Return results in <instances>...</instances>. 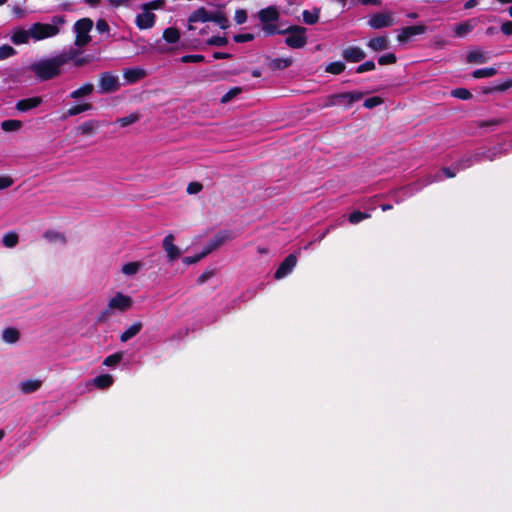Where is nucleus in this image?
Here are the masks:
<instances>
[{
    "instance_id": "f257e3e1",
    "label": "nucleus",
    "mask_w": 512,
    "mask_h": 512,
    "mask_svg": "<svg viewBox=\"0 0 512 512\" xmlns=\"http://www.w3.org/2000/svg\"><path fill=\"white\" fill-rule=\"evenodd\" d=\"M133 306V299L121 292L115 293L109 298L107 306L97 316V322L105 323L116 313H124Z\"/></svg>"
},
{
    "instance_id": "f03ea898",
    "label": "nucleus",
    "mask_w": 512,
    "mask_h": 512,
    "mask_svg": "<svg viewBox=\"0 0 512 512\" xmlns=\"http://www.w3.org/2000/svg\"><path fill=\"white\" fill-rule=\"evenodd\" d=\"M62 66L61 60L56 55L34 62L29 69L39 80L47 81L59 76Z\"/></svg>"
},
{
    "instance_id": "7ed1b4c3",
    "label": "nucleus",
    "mask_w": 512,
    "mask_h": 512,
    "mask_svg": "<svg viewBox=\"0 0 512 512\" xmlns=\"http://www.w3.org/2000/svg\"><path fill=\"white\" fill-rule=\"evenodd\" d=\"M206 22H214L221 29L229 27V21L221 12H208L205 8L195 10L188 18V30L195 31L198 29L197 23L205 24Z\"/></svg>"
},
{
    "instance_id": "20e7f679",
    "label": "nucleus",
    "mask_w": 512,
    "mask_h": 512,
    "mask_svg": "<svg viewBox=\"0 0 512 512\" xmlns=\"http://www.w3.org/2000/svg\"><path fill=\"white\" fill-rule=\"evenodd\" d=\"M65 23L62 16H54L51 23L37 22L30 26V34L35 42L57 36L60 33V27Z\"/></svg>"
},
{
    "instance_id": "39448f33",
    "label": "nucleus",
    "mask_w": 512,
    "mask_h": 512,
    "mask_svg": "<svg viewBox=\"0 0 512 512\" xmlns=\"http://www.w3.org/2000/svg\"><path fill=\"white\" fill-rule=\"evenodd\" d=\"M277 33L288 34L285 43L294 49L303 48L307 43L306 28L301 26H290L284 30H278Z\"/></svg>"
},
{
    "instance_id": "423d86ee",
    "label": "nucleus",
    "mask_w": 512,
    "mask_h": 512,
    "mask_svg": "<svg viewBox=\"0 0 512 512\" xmlns=\"http://www.w3.org/2000/svg\"><path fill=\"white\" fill-rule=\"evenodd\" d=\"M258 18L263 24V30L266 34L273 35L278 32L275 23L279 19V11L275 6L261 9L258 12Z\"/></svg>"
},
{
    "instance_id": "0eeeda50",
    "label": "nucleus",
    "mask_w": 512,
    "mask_h": 512,
    "mask_svg": "<svg viewBox=\"0 0 512 512\" xmlns=\"http://www.w3.org/2000/svg\"><path fill=\"white\" fill-rule=\"evenodd\" d=\"M93 27V21L90 18H83L78 20L74 24V32H75V46L84 47L91 41V37L89 35L91 29Z\"/></svg>"
},
{
    "instance_id": "6e6552de",
    "label": "nucleus",
    "mask_w": 512,
    "mask_h": 512,
    "mask_svg": "<svg viewBox=\"0 0 512 512\" xmlns=\"http://www.w3.org/2000/svg\"><path fill=\"white\" fill-rule=\"evenodd\" d=\"M98 86L102 94L115 92L120 88L119 77L110 72H104L99 76Z\"/></svg>"
},
{
    "instance_id": "1a4fd4ad",
    "label": "nucleus",
    "mask_w": 512,
    "mask_h": 512,
    "mask_svg": "<svg viewBox=\"0 0 512 512\" xmlns=\"http://www.w3.org/2000/svg\"><path fill=\"white\" fill-rule=\"evenodd\" d=\"M156 15L145 6H140V12L135 17V24L140 30H147L154 27Z\"/></svg>"
},
{
    "instance_id": "9d476101",
    "label": "nucleus",
    "mask_w": 512,
    "mask_h": 512,
    "mask_svg": "<svg viewBox=\"0 0 512 512\" xmlns=\"http://www.w3.org/2000/svg\"><path fill=\"white\" fill-rule=\"evenodd\" d=\"M395 18L392 12H382L373 14L368 20V25L373 29H382L393 26Z\"/></svg>"
},
{
    "instance_id": "9b49d317",
    "label": "nucleus",
    "mask_w": 512,
    "mask_h": 512,
    "mask_svg": "<svg viewBox=\"0 0 512 512\" xmlns=\"http://www.w3.org/2000/svg\"><path fill=\"white\" fill-rule=\"evenodd\" d=\"M363 93L359 91L343 92L334 94L336 106L349 108L354 102L359 101L363 97Z\"/></svg>"
},
{
    "instance_id": "f8f14e48",
    "label": "nucleus",
    "mask_w": 512,
    "mask_h": 512,
    "mask_svg": "<svg viewBox=\"0 0 512 512\" xmlns=\"http://www.w3.org/2000/svg\"><path fill=\"white\" fill-rule=\"evenodd\" d=\"M174 239V235L170 233L164 237L162 242L169 262L177 260L182 254L180 248L174 244Z\"/></svg>"
},
{
    "instance_id": "ddd939ff",
    "label": "nucleus",
    "mask_w": 512,
    "mask_h": 512,
    "mask_svg": "<svg viewBox=\"0 0 512 512\" xmlns=\"http://www.w3.org/2000/svg\"><path fill=\"white\" fill-rule=\"evenodd\" d=\"M296 263H297V257L296 255L294 254H290L288 257H286V259L280 264V266L278 267V269L276 270L275 272V275L274 277L277 279V280H280L284 277H286L287 275H289L294 267L296 266Z\"/></svg>"
},
{
    "instance_id": "4468645a",
    "label": "nucleus",
    "mask_w": 512,
    "mask_h": 512,
    "mask_svg": "<svg viewBox=\"0 0 512 512\" xmlns=\"http://www.w3.org/2000/svg\"><path fill=\"white\" fill-rule=\"evenodd\" d=\"M425 32L426 27L424 25L408 26L400 30L397 40L401 43H405L410 40L411 37L424 34Z\"/></svg>"
},
{
    "instance_id": "2eb2a0df",
    "label": "nucleus",
    "mask_w": 512,
    "mask_h": 512,
    "mask_svg": "<svg viewBox=\"0 0 512 512\" xmlns=\"http://www.w3.org/2000/svg\"><path fill=\"white\" fill-rule=\"evenodd\" d=\"M342 57L347 62L356 63L362 61L366 57V54L360 47L350 46L343 50Z\"/></svg>"
},
{
    "instance_id": "dca6fc26",
    "label": "nucleus",
    "mask_w": 512,
    "mask_h": 512,
    "mask_svg": "<svg viewBox=\"0 0 512 512\" xmlns=\"http://www.w3.org/2000/svg\"><path fill=\"white\" fill-rule=\"evenodd\" d=\"M30 39H32V34H30V28L24 29L22 27L15 28L10 36V40L15 45L27 44Z\"/></svg>"
},
{
    "instance_id": "f3484780",
    "label": "nucleus",
    "mask_w": 512,
    "mask_h": 512,
    "mask_svg": "<svg viewBox=\"0 0 512 512\" xmlns=\"http://www.w3.org/2000/svg\"><path fill=\"white\" fill-rule=\"evenodd\" d=\"M489 59H490L489 53L485 52L481 49H474V50L470 51L466 56L467 62L475 63V64L486 63Z\"/></svg>"
},
{
    "instance_id": "a211bd4d",
    "label": "nucleus",
    "mask_w": 512,
    "mask_h": 512,
    "mask_svg": "<svg viewBox=\"0 0 512 512\" xmlns=\"http://www.w3.org/2000/svg\"><path fill=\"white\" fill-rule=\"evenodd\" d=\"M18 386L23 394H31L41 388L42 381L39 379H26L21 381Z\"/></svg>"
},
{
    "instance_id": "6ab92c4d",
    "label": "nucleus",
    "mask_w": 512,
    "mask_h": 512,
    "mask_svg": "<svg viewBox=\"0 0 512 512\" xmlns=\"http://www.w3.org/2000/svg\"><path fill=\"white\" fill-rule=\"evenodd\" d=\"M41 103H42V99L40 97H32V98L22 99L16 103V109L19 112H26L33 108L38 107Z\"/></svg>"
},
{
    "instance_id": "aec40b11",
    "label": "nucleus",
    "mask_w": 512,
    "mask_h": 512,
    "mask_svg": "<svg viewBox=\"0 0 512 512\" xmlns=\"http://www.w3.org/2000/svg\"><path fill=\"white\" fill-rule=\"evenodd\" d=\"M100 123L97 120H88L77 127V132L81 135H94L99 129Z\"/></svg>"
},
{
    "instance_id": "412c9836",
    "label": "nucleus",
    "mask_w": 512,
    "mask_h": 512,
    "mask_svg": "<svg viewBox=\"0 0 512 512\" xmlns=\"http://www.w3.org/2000/svg\"><path fill=\"white\" fill-rule=\"evenodd\" d=\"M233 236L229 232H221L217 234L211 242L205 247V250H209V253H211L213 250L224 244L225 242L231 240Z\"/></svg>"
},
{
    "instance_id": "4be33fe9",
    "label": "nucleus",
    "mask_w": 512,
    "mask_h": 512,
    "mask_svg": "<svg viewBox=\"0 0 512 512\" xmlns=\"http://www.w3.org/2000/svg\"><path fill=\"white\" fill-rule=\"evenodd\" d=\"M477 23L478 22L476 19H470V20H467L465 22H462V23L456 25L454 28L455 35L457 37L466 36L467 34H469L470 32L473 31V29L476 27Z\"/></svg>"
},
{
    "instance_id": "5701e85b",
    "label": "nucleus",
    "mask_w": 512,
    "mask_h": 512,
    "mask_svg": "<svg viewBox=\"0 0 512 512\" xmlns=\"http://www.w3.org/2000/svg\"><path fill=\"white\" fill-rule=\"evenodd\" d=\"M367 45L374 51H383L389 48V39L385 36H378L370 39Z\"/></svg>"
},
{
    "instance_id": "b1692460",
    "label": "nucleus",
    "mask_w": 512,
    "mask_h": 512,
    "mask_svg": "<svg viewBox=\"0 0 512 512\" xmlns=\"http://www.w3.org/2000/svg\"><path fill=\"white\" fill-rule=\"evenodd\" d=\"M457 172H458V170L455 169V167L453 169L452 168H443L441 172H439L433 176H429L425 180L424 185H428L430 183L442 180L443 175L447 178H452L456 175Z\"/></svg>"
},
{
    "instance_id": "393cba45",
    "label": "nucleus",
    "mask_w": 512,
    "mask_h": 512,
    "mask_svg": "<svg viewBox=\"0 0 512 512\" xmlns=\"http://www.w3.org/2000/svg\"><path fill=\"white\" fill-rule=\"evenodd\" d=\"M114 383V378L109 374H102L92 380V384L98 389H107Z\"/></svg>"
},
{
    "instance_id": "a878e982",
    "label": "nucleus",
    "mask_w": 512,
    "mask_h": 512,
    "mask_svg": "<svg viewBox=\"0 0 512 512\" xmlns=\"http://www.w3.org/2000/svg\"><path fill=\"white\" fill-rule=\"evenodd\" d=\"M481 157L479 153L463 157L455 164V169L458 171L469 168L474 163L480 161Z\"/></svg>"
},
{
    "instance_id": "bb28decb",
    "label": "nucleus",
    "mask_w": 512,
    "mask_h": 512,
    "mask_svg": "<svg viewBox=\"0 0 512 512\" xmlns=\"http://www.w3.org/2000/svg\"><path fill=\"white\" fill-rule=\"evenodd\" d=\"M145 75H146L145 71L140 68H131V69H126L124 71V78L129 83L137 82L138 80L144 78Z\"/></svg>"
},
{
    "instance_id": "cd10ccee",
    "label": "nucleus",
    "mask_w": 512,
    "mask_h": 512,
    "mask_svg": "<svg viewBox=\"0 0 512 512\" xmlns=\"http://www.w3.org/2000/svg\"><path fill=\"white\" fill-rule=\"evenodd\" d=\"M94 91V85L91 83H86L82 85L80 88L71 92L70 97L74 100L80 99L82 97L89 96Z\"/></svg>"
},
{
    "instance_id": "c85d7f7f",
    "label": "nucleus",
    "mask_w": 512,
    "mask_h": 512,
    "mask_svg": "<svg viewBox=\"0 0 512 512\" xmlns=\"http://www.w3.org/2000/svg\"><path fill=\"white\" fill-rule=\"evenodd\" d=\"M142 329V323L136 322L132 324L130 327H128L120 336V340L122 342H127L134 336H136Z\"/></svg>"
},
{
    "instance_id": "c756f323",
    "label": "nucleus",
    "mask_w": 512,
    "mask_h": 512,
    "mask_svg": "<svg viewBox=\"0 0 512 512\" xmlns=\"http://www.w3.org/2000/svg\"><path fill=\"white\" fill-rule=\"evenodd\" d=\"M80 55V51L76 48H70L68 50H64L59 53L57 56L59 60H61L62 65L64 66L70 61H74Z\"/></svg>"
},
{
    "instance_id": "7c9ffc66",
    "label": "nucleus",
    "mask_w": 512,
    "mask_h": 512,
    "mask_svg": "<svg viewBox=\"0 0 512 512\" xmlns=\"http://www.w3.org/2000/svg\"><path fill=\"white\" fill-rule=\"evenodd\" d=\"M20 333L15 328H6L2 332V340L8 344H14L19 340Z\"/></svg>"
},
{
    "instance_id": "2f4dec72",
    "label": "nucleus",
    "mask_w": 512,
    "mask_h": 512,
    "mask_svg": "<svg viewBox=\"0 0 512 512\" xmlns=\"http://www.w3.org/2000/svg\"><path fill=\"white\" fill-rule=\"evenodd\" d=\"M22 126V121L16 119H9L1 122V128L5 132H17L22 128Z\"/></svg>"
},
{
    "instance_id": "473e14b6",
    "label": "nucleus",
    "mask_w": 512,
    "mask_h": 512,
    "mask_svg": "<svg viewBox=\"0 0 512 512\" xmlns=\"http://www.w3.org/2000/svg\"><path fill=\"white\" fill-rule=\"evenodd\" d=\"M319 15L320 9L318 8H315L312 11L304 10L302 13L303 21L308 25L315 24L319 20Z\"/></svg>"
},
{
    "instance_id": "72a5a7b5",
    "label": "nucleus",
    "mask_w": 512,
    "mask_h": 512,
    "mask_svg": "<svg viewBox=\"0 0 512 512\" xmlns=\"http://www.w3.org/2000/svg\"><path fill=\"white\" fill-rule=\"evenodd\" d=\"M44 238L52 243H60L64 244L66 242V238L64 234L54 231V230H48L44 233Z\"/></svg>"
},
{
    "instance_id": "f704fd0d",
    "label": "nucleus",
    "mask_w": 512,
    "mask_h": 512,
    "mask_svg": "<svg viewBox=\"0 0 512 512\" xmlns=\"http://www.w3.org/2000/svg\"><path fill=\"white\" fill-rule=\"evenodd\" d=\"M142 267V264L140 262H129L122 266V273L127 276H133L137 274Z\"/></svg>"
},
{
    "instance_id": "c9c22d12",
    "label": "nucleus",
    "mask_w": 512,
    "mask_h": 512,
    "mask_svg": "<svg viewBox=\"0 0 512 512\" xmlns=\"http://www.w3.org/2000/svg\"><path fill=\"white\" fill-rule=\"evenodd\" d=\"M92 109V105L90 103H82L75 105L67 110L66 115L68 117L76 116L82 112L89 111Z\"/></svg>"
},
{
    "instance_id": "e433bc0d",
    "label": "nucleus",
    "mask_w": 512,
    "mask_h": 512,
    "mask_svg": "<svg viewBox=\"0 0 512 512\" xmlns=\"http://www.w3.org/2000/svg\"><path fill=\"white\" fill-rule=\"evenodd\" d=\"M163 38L168 43H176L180 39V33L176 28L170 27L164 30Z\"/></svg>"
},
{
    "instance_id": "4c0bfd02",
    "label": "nucleus",
    "mask_w": 512,
    "mask_h": 512,
    "mask_svg": "<svg viewBox=\"0 0 512 512\" xmlns=\"http://www.w3.org/2000/svg\"><path fill=\"white\" fill-rule=\"evenodd\" d=\"M18 241L19 237L14 232L6 233L2 238L3 245L7 248L15 247L18 244Z\"/></svg>"
},
{
    "instance_id": "58836bf2",
    "label": "nucleus",
    "mask_w": 512,
    "mask_h": 512,
    "mask_svg": "<svg viewBox=\"0 0 512 512\" xmlns=\"http://www.w3.org/2000/svg\"><path fill=\"white\" fill-rule=\"evenodd\" d=\"M123 356H124L123 352L114 353V354L106 357L103 361V364L108 367H114L121 362V360L123 359Z\"/></svg>"
},
{
    "instance_id": "ea45409f",
    "label": "nucleus",
    "mask_w": 512,
    "mask_h": 512,
    "mask_svg": "<svg viewBox=\"0 0 512 512\" xmlns=\"http://www.w3.org/2000/svg\"><path fill=\"white\" fill-rule=\"evenodd\" d=\"M496 69L495 68H492V67H489V68H481V69H477L473 72V77L474 78H489V77H492L496 74Z\"/></svg>"
},
{
    "instance_id": "a19ab883",
    "label": "nucleus",
    "mask_w": 512,
    "mask_h": 512,
    "mask_svg": "<svg viewBox=\"0 0 512 512\" xmlns=\"http://www.w3.org/2000/svg\"><path fill=\"white\" fill-rule=\"evenodd\" d=\"M243 91V89L241 87H234L232 89H230L227 93H225L222 97H221V103L222 104H227L229 103L231 100H233L236 96H238L241 92Z\"/></svg>"
},
{
    "instance_id": "79ce46f5",
    "label": "nucleus",
    "mask_w": 512,
    "mask_h": 512,
    "mask_svg": "<svg viewBox=\"0 0 512 512\" xmlns=\"http://www.w3.org/2000/svg\"><path fill=\"white\" fill-rule=\"evenodd\" d=\"M344 70H345V64L340 61L329 63L326 66V72L334 74V75H338V74L342 73Z\"/></svg>"
},
{
    "instance_id": "37998d69",
    "label": "nucleus",
    "mask_w": 512,
    "mask_h": 512,
    "mask_svg": "<svg viewBox=\"0 0 512 512\" xmlns=\"http://www.w3.org/2000/svg\"><path fill=\"white\" fill-rule=\"evenodd\" d=\"M292 64L291 58H276L271 62V67L274 69H285Z\"/></svg>"
},
{
    "instance_id": "c03bdc74",
    "label": "nucleus",
    "mask_w": 512,
    "mask_h": 512,
    "mask_svg": "<svg viewBox=\"0 0 512 512\" xmlns=\"http://www.w3.org/2000/svg\"><path fill=\"white\" fill-rule=\"evenodd\" d=\"M371 215L366 212L355 211L349 215V222L351 224H358L359 222L370 218Z\"/></svg>"
},
{
    "instance_id": "a18cd8bd",
    "label": "nucleus",
    "mask_w": 512,
    "mask_h": 512,
    "mask_svg": "<svg viewBox=\"0 0 512 512\" xmlns=\"http://www.w3.org/2000/svg\"><path fill=\"white\" fill-rule=\"evenodd\" d=\"M209 254V250H203L200 254L198 255H195V256H188V257H184L183 258V263L186 264V265H191V264H195L197 263L198 261H200L202 258H204L205 256H207Z\"/></svg>"
},
{
    "instance_id": "49530a36",
    "label": "nucleus",
    "mask_w": 512,
    "mask_h": 512,
    "mask_svg": "<svg viewBox=\"0 0 512 512\" xmlns=\"http://www.w3.org/2000/svg\"><path fill=\"white\" fill-rule=\"evenodd\" d=\"M451 95L462 100H468L472 98L471 92L465 88L454 89L452 90Z\"/></svg>"
},
{
    "instance_id": "de8ad7c7",
    "label": "nucleus",
    "mask_w": 512,
    "mask_h": 512,
    "mask_svg": "<svg viewBox=\"0 0 512 512\" xmlns=\"http://www.w3.org/2000/svg\"><path fill=\"white\" fill-rule=\"evenodd\" d=\"M16 54V50L10 45H2L0 47V60L7 59Z\"/></svg>"
},
{
    "instance_id": "09e8293b",
    "label": "nucleus",
    "mask_w": 512,
    "mask_h": 512,
    "mask_svg": "<svg viewBox=\"0 0 512 512\" xmlns=\"http://www.w3.org/2000/svg\"><path fill=\"white\" fill-rule=\"evenodd\" d=\"M142 5L153 12L154 10L162 9L165 6V0H153Z\"/></svg>"
},
{
    "instance_id": "8fccbe9b",
    "label": "nucleus",
    "mask_w": 512,
    "mask_h": 512,
    "mask_svg": "<svg viewBox=\"0 0 512 512\" xmlns=\"http://www.w3.org/2000/svg\"><path fill=\"white\" fill-rule=\"evenodd\" d=\"M383 103V100L382 98L378 97V96H374V97H371V98H368L364 101L363 105L364 107L368 108V109H372L376 106H379Z\"/></svg>"
},
{
    "instance_id": "3c124183",
    "label": "nucleus",
    "mask_w": 512,
    "mask_h": 512,
    "mask_svg": "<svg viewBox=\"0 0 512 512\" xmlns=\"http://www.w3.org/2000/svg\"><path fill=\"white\" fill-rule=\"evenodd\" d=\"M227 42H228L227 38L222 37V36L211 37L210 39L207 40L208 45L218 46V47L226 45Z\"/></svg>"
},
{
    "instance_id": "603ef678",
    "label": "nucleus",
    "mask_w": 512,
    "mask_h": 512,
    "mask_svg": "<svg viewBox=\"0 0 512 512\" xmlns=\"http://www.w3.org/2000/svg\"><path fill=\"white\" fill-rule=\"evenodd\" d=\"M203 60H204V56L200 55V54L185 55V56H182L180 59V61L183 63H190V62L198 63V62H202Z\"/></svg>"
},
{
    "instance_id": "864d4df0",
    "label": "nucleus",
    "mask_w": 512,
    "mask_h": 512,
    "mask_svg": "<svg viewBox=\"0 0 512 512\" xmlns=\"http://www.w3.org/2000/svg\"><path fill=\"white\" fill-rule=\"evenodd\" d=\"M203 189V185L199 182H190L187 186V193L189 195H195Z\"/></svg>"
},
{
    "instance_id": "5fc2aeb1",
    "label": "nucleus",
    "mask_w": 512,
    "mask_h": 512,
    "mask_svg": "<svg viewBox=\"0 0 512 512\" xmlns=\"http://www.w3.org/2000/svg\"><path fill=\"white\" fill-rule=\"evenodd\" d=\"M396 56L395 54L393 53H389V54H386V55H383L381 57H379L378 59V63L380 65H387V64H393L396 62Z\"/></svg>"
},
{
    "instance_id": "6e6d98bb",
    "label": "nucleus",
    "mask_w": 512,
    "mask_h": 512,
    "mask_svg": "<svg viewBox=\"0 0 512 512\" xmlns=\"http://www.w3.org/2000/svg\"><path fill=\"white\" fill-rule=\"evenodd\" d=\"M374 69H375V63L373 61H366L365 63L359 65L356 68V72L360 74V73H364L367 71H372Z\"/></svg>"
},
{
    "instance_id": "4d7b16f0",
    "label": "nucleus",
    "mask_w": 512,
    "mask_h": 512,
    "mask_svg": "<svg viewBox=\"0 0 512 512\" xmlns=\"http://www.w3.org/2000/svg\"><path fill=\"white\" fill-rule=\"evenodd\" d=\"M137 120H138L137 116L129 115V116L117 119V123H119L121 127H126L130 124H133Z\"/></svg>"
},
{
    "instance_id": "13d9d810",
    "label": "nucleus",
    "mask_w": 512,
    "mask_h": 512,
    "mask_svg": "<svg viewBox=\"0 0 512 512\" xmlns=\"http://www.w3.org/2000/svg\"><path fill=\"white\" fill-rule=\"evenodd\" d=\"M11 9H12V12H13L14 16L17 19H23L27 15V11L24 8H22V7L18 6V5L12 6Z\"/></svg>"
},
{
    "instance_id": "bf43d9fd",
    "label": "nucleus",
    "mask_w": 512,
    "mask_h": 512,
    "mask_svg": "<svg viewBox=\"0 0 512 512\" xmlns=\"http://www.w3.org/2000/svg\"><path fill=\"white\" fill-rule=\"evenodd\" d=\"M320 106L322 108L336 106V100H335L334 94L324 97Z\"/></svg>"
},
{
    "instance_id": "052dcab7",
    "label": "nucleus",
    "mask_w": 512,
    "mask_h": 512,
    "mask_svg": "<svg viewBox=\"0 0 512 512\" xmlns=\"http://www.w3.org/2000/svg\"><path fill=\"white\" fill-rule=\"evenodd\" d=\"M254 39L253 34L245 33V34H238L234 36V41L237 43H243V42H249Z\"/></svg>"
},
{
    "instance_id": "680f3d73",
    "label": "nucleus",
    "mask_w": 512,
    "mask_h": 512,
    "mask_svg": "<svg viewBox=\"0 0 512 512\" xmlns=\"http://www.w3.org/2000/svg\"><path fill=\"white\" fill-rule=\"evenodd\" d=\"M96 29L99 33H106L109 31V25L106 20L99 19L96 23Z\"/></svg>"
},
{
    "instance_id": "e2e57ef3",
    "label": "nucleus",
    "mask_w": 512,
    "mask_h": 512,
    "mask_svg": "<svg viewBox=\"0 0 512 512\" xmlns=\"http://www.w3.org/2000/svg\"><path fill=\"white\" fill-rule=\"evenodd\" d=\"M13 184V180L7 176H0V190L6 189Z\"/></svg>"
},
{
    "instance_id": "0e129e2a",
    "label": "nucleus",
    "mask_w": 512,
    "mask_h": 512,
    "mask_svg": "<svg viewBox=\"0 0 512 512\" xmlns=\"http://www.w3.org/2000/svg\"><path fill=\"white\" fill-rule=\"evenodd\" d=\"M247 19V14L244 10H237L235 12V21L238 23V24H242L246 21Z\"/></svg>"
},
{
    "instance_id": "69168bd1",
    "label": "nucleus",
    "mask_w": 512,
    "mask_h": 512,
    "mask_svg": "<svg viewBox=\"0 0 512 512\" xmlns=\"http://www.w3.org/2000/svg\"><path fill=\"white\" fill-rule=\"evenodd\" d=\"M113 7L128 6L133 0H107Z\"/></svg>"
},
{
    "instance_id": "338daca9",
    "label": "nucleus",
    "mask_w": 512,
    "mask_h": 512,
    "mask_svg": "<svg viewBox=\"0 0 512 512\" xmlns=\"http://www.w3.org/2000/svg\"><path fill=\"white\" fill-rule=\"evenodd\" d=\"M501 31L505 35H511L512 34V22L511 21L504 22L501 26Z\"/></svg>"
},
{
    "instance_id": "774afa93",
    "label": "nucleus",
    "mask_w": 512,
    "mask_h": 512,
    "mask_svg": "<svg viewBox=\"0 0 512 512\" xmlns=\"http://www.w3.org/2000/svg\"><path fill=\"white\" fill-rule=\"evenodd\" d=\"M73 62H74L75 66H83V65H85L86 63L89 62V59L86 58V57H79L78 56Z\"/></svg>"
}]
</instances>
